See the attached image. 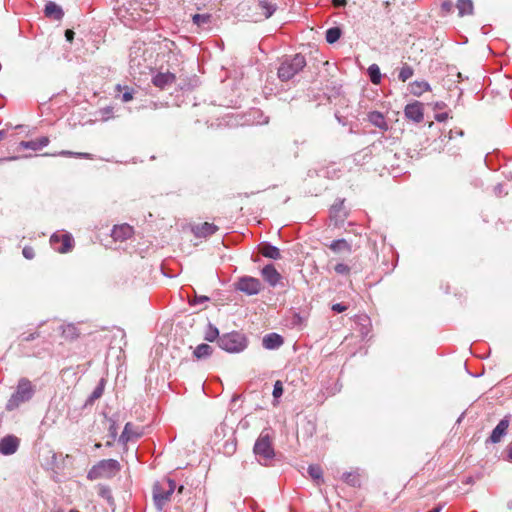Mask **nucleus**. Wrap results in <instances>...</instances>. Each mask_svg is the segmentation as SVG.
Returning a JSON list of instances; mask_svg holds the SVG:
<instances>
[{"label": "nucleus", "mask_w": 512, "mask_h": 512, "mask_svg": "<svg viewBox=\"0 0 512 512\" xmlns=\"http://www.w3.org/2000/svg\"><path fill=\"white\" fill-rule=\"evenodd\" d=\"M35 393V387L27 378H21L18 381L15 392L11 395L6 403V410L13 411L21 404L32 399Z\"/></svg>", "instance_id": "nucleus-1"}, {"label": "nucleus", "mask_w": 512, "mask_h": 512, "mask_svg": "<svg viewBox=\"0 0 512 512\" xmlns=\"http://www.w3.org/2000/svg\"><path fill=\"white\" fill-rule=\"evenodd\" d=\"M305 66V57L301 54H296L292 58L281 63L278 68V77L282 81H288L299 73Z\"/></svg>", "instance_id": "nucleus-2"}, {"label": "nucleus", "mask_w": 512, "mask_h": 512, "mask_svg": "<svg viewBox=\"0 0 512 512\" xmlns=\"http://www.w3.org/2000/svg\"><path fill=\"white\" fill-rule=\"evenodd\" d=\"M120 471V464L117 460L106 459L94 465L88 472L87 478L89 480H96L99 478H111Z\"/></svg>", "instance_id": "nucleus-3"}, {"label": "nucleus", "mask_w": 512, "mask_h": 512, "mask_svg": "<svg viewBox=\"0 0 512 512\" xmlns=\"http://www.w3.org/2000/svg\"><path fill=\"white\" fill-rule=\"evenodd\" d=\"M175 488V482L169 478H163L155 483L153 487V499L158 509L161 510L170 500Z\"/></svg>", "instance_id": "nucleus-4"}, {"label": "nucleus", "mask_w": 512, "mask_h": 512, "mask_svg": "<svg viewBox=\"0 0 512 512\" xmlns=\"http://www.w3.org/2000/svg\"><path fill=\"white\" fill-rule=\"evenodd\" d=\"M218 344L221 349L234 353L240 352L245 348L246 340L242 334L238 332H232L221 336L218 340Z\"/></svg>", "instance_id": "nucleus-5"}, {"label": "nucleus", "mask_w": 512, "mask_h": 512, "mask_svg": "<svg viewBox=\"0 0 512 512\" xmlns=\"http://www.w3.org/2000/svg\"><path fill=\"white\" fill-rule=\"evenodd\" d=\"M276 10V6L266 0H259L250 7V18L254 22L268 19Z\"/></svg>", "instance_id": "nucleus-6"}, {"label": "nucleus", "mask_w": 512, "mask_h": 512, "mask_svg": "<svg viewBox=\"0 0 512 512\" xmlns=\"http://www.w3.org/2000/svg\"><path fill=\"white\" fill-rule=\"evenodd\" d=\"M235 288L246 295H256L262 289L259 279L251 276H243L235 283Z\"/></svg>", "instance_id": "nucleus-7"}, {"label": "nucleus", "mask_w": 512, "mask_h": 512, "mask_svg": "<svg viewBox=\"0 0 512 512\" xmlns=\"http://www.w3.org/2000/svg\"><path fill=\"white\" fill-rule=\"evenodd\" d=\"M254 453L263 459H271L274 457V449L272 447V439L268 434H261L254 445Z\"/></svg>", "instance_id": "nucleus-8"}, {"label": "nucleus", "mask_w": 512, "mask_h": 512, "mask_svg": "<svg viewBox=\"0 0 512 512\" xmlns=\"http://www.w3.org/2000/svg\"><path fill=\"white\" fill-rule=\"evenodd\" d=\"M50 243L55 251L62 254L70 252L74 246L73 238L69 233L53 234Z\"/></svg>", "instance_id": "nucleus-9"}, {"label": "nucleus", "mask_w": 512, "mask_h": 512, "mask_svg": "<svg viewBox=\"0 0 512 512\" xmlns=\"http://www.w3.org/2000/svg\"><path fill=\"white\" fill-rule=\"evenodd\" d=\"M404 114L406 118L420 123L424 119V105L419 101L407 104L404 109Z\"/></svg>", "instance_id": "nucleus-10"}, {"label": "nucleus", "mask_w": 512, "mask_h": 512, "mask_svg": "<svg viewBox=\"0 0 512 512\" xmlns=\"http://www.w3.org/2000/svg\"><path fill=\"white\" fill-rule=\"evenodd\" d=\"M20 445V439L14 435H7L0 439V453L2 455L14 454Z\"/></svg>", "instance_id": "nucleus-11"}, {"label": "nucleus", "mask_w": 512, "mask_h": 512, "mask_svg": "<svg viewBox=\"0 0 512 512\" xmlns=\"http://www.w3.org/2000/svg\"><path fill=\"white\" fill-rule=\"evenodd\" d=\"M134 234V229L127 223L115 225L112 229L111 236L114 241H125L131 238Z\"/></svg>", "instance_id": "nucleus-12"}, {"label": "nucleus", "mask_w": 512, "mask_h": 512, "mask_svg": "<svg viewBox=\"0 0 512 512\" xmlns=\"http://www.w3.org/2000/svg\"><path fill=\"white\" fill-rule=\"evenodd\" d=\"M263 279L272 287L276 286L281 280V274L276 270L273 264H268L261 270Z\"/></svg>", "instance_id": "nucleus-13"}, {"label": "nucleus", "mask_w": 512, "mask_h": 512, "mask_svg": "<svg viewBox=\"0 0 512 512\" xmlns=\"http://www.w3.org/2000/svg\"><path fill=\"white\" fill-rule=\"evenodd\" d=\"M176 81V76L171 72H158L153 78L152 83L159 89H165Z\"/></svg>", "instance_id": "nucleus-14"}, {"label": "nucleus", "mask_w": 512, "mask_h": 512, "mask_svg": "<svg viewBox=\"0 0 512 512\" xmlns=\"http://www.w3.org/2000/svg\"><path fill=\"white\" fill-rule=\"evenodd\" d=\"M142 435L143 431L140 427L128 422L126 423L119 440L123 443H127L130 440L140 438Z\"/></svg>", "instance_id": "nucleus-15"}, {"label": "nucleus", "mask_w": 512, "mask_h": 512, "mask_svg": "<svg viewBox=\"0 0 512 512\" xmlns=\"http://www.w3.org/2000/svg\"><path fill=\"white\" fill-rule=\"evenodd\" d=\"M510 424L509 417H504L497 426L493 429L490 435V441L492 443H499L504 435H506L508 427Z\"/></svg>", "instance_id": "nucleus-16"}, {"label": "nucleus", "mask_w": 512, "mask_h": 512, "mask_svg": "<svg viewBox=\"0 0 512 512\" xmlns=\"http://www.w3.org/2000/svg\"><path fill=\"white\" fill-rule=\"evenodd\" d=\"M368 121L379 128L381 131L385 132L389 129L388 123L384 117V115L379 111H371L367 114Z\"/></svg>", "instance_id": "nucleus-17"}, {"label": "nucleus", "mask_w": 512, "mask_h": 512, "mask_svg": "<svg viewBox=\"0 0 512 512\" xmlns=\"http://www.w3.org/2000/svg\"><path fill=\"white\" fill-rule=\"evenodd\" d=\"M218 230V227L213 223L204 222L196 225L192 228V231L196 237H208L213 235Z\"/></svg>", "instance_id": "nucleus-18"}, {"label": "nucleus", "mask_w": 512, "mask_h": 512, "mask_svg": "<svg viewBox=\"0 0 512 512\" xmlns=\"http://www.w3.org/2000/svg\"><path fill=\"white\" fill-rule=\"evenodd\" d=\"M50 143V139L47 136H42L35 140L31 141H21L19 143V147L23 149H31L34 151L40 150L43 147H46Z\"/></svg>", "instance_id": "nucleus-19"}, {"label": "nucleus", "mask_w": 512, "mask_h": 512, "mask_svg": "<svg viewBox=\"0 0 512 512\" xmlns=\"http://www.w3.org/2000/svg\"><path fill=\"white\" fill-rule=\"evenodd\" d=\"M58 331L60 332L61 337L65 341H73L77 339L80 335V332L78 331L77 327L73 324L60 325L58 327Z\"/></svg>", "instance_id": "nucleus-20"}, {"label": "nucleus", "mask_w": 512, "mask_h": 512, "mask_svg": "<svg viewBox=\"0 0 512 512\" xmlns=\"http://www.w3.org/2000/svg\"><path fill=\"white\" fill-rule=\"evenodd\" d=\"M44 13L46 17L52 18L54 20H61L64 16L62 8L52 1H49L45 5Z\"/></svg>", "instance_id": "nucleus-21"}, {"label": "nucleus", "mask_w": 512, "mask_h": 512, "mask_svg": "<svg viewBox=\"0 0 512 512\" xmlns=\"http://www.w3.org/2000/svg\"><path fill=\"white\" fill-rule=\"evenodd\" d=\"M342 481L352 487H360L361 486V476L357 470H352L343 473Z\"/></svg>", "instance_id": "nucleus-22"}, {"label": "nucleus", "mask_w": 512, "mask_h": 512, "mask_svg": "<svg viewBox=\"0 0 512 512\" xmlns=\"http://www.w3.org/2000/svg\"><path fill=\"white\" fill-rule=\"evenodd\" d=\"M283 344V339L276 333H271L263 338V345L267 349H275Z\"/></svg>", "instance_id": "nucleus-23"}, {"label": "nucleus", "mask_w": 512, "mask_h": 512, "mask_svg": "<svg viewBox=\"0 0 512 512\" xmlns=\"http://www.w3.org/2000/svg\"><path fill=\"white\" fill-rule=\"evenodd\" d=\"M410 92L414 96H421L423 93L431 90V87L426 81H414L409 85Z\"/></svg>", "instance_id": "nucleus-24"}, {"label": "nucleus", "mask_w": 512, "mask_h": 512, "mask_svg": "<svg viewBox=\"0 0 512 512\" xmlns=\"http://www.w3.org/2000/svg\"><path fill=\"white\" fill-rule=\"evenodd\" d=\"M260 253L266 258H270V259H274V260L281 258L280 250L277 247L272 246L270 244L263 245L260 248Z\"/></svg>", "instance_id": "nucleus-25"}, {"label": "nucleus", "mask_w": 512, "mask_h": 512, "mask_svg": "<svg viewBox=\"0 0 512 512\" xmlns=\"http://www.w3.org/2000/svg\"><path fill=\"white\" fill-rule=\"evenodd\" d=\"M456 7L460 17L471 15L473 12V4L471 0H458Z\"/></svg>", "instance_id": "nucleus-26"}, {"label": "nucleus", "mask_w": 512, "mask_h": 512, "mask_svg": "<svg viewBox=\"0 0 512 512\" xmlns=\"http://www.w3.org/2000/svg\"><path fill=\"white\" fill-rule=\"evenodd\" d=\"M115 90L117 92H123L121 96V101L127 103L132 101L134 98V89L128 86H122L120 84L116 85Z\"/></svg>", "instance_id": "nucleus-27"}, {"label": "nucleus", "mask_w": 512, "mask_h": 512, "mask_svg": "<svg viewBox=\"0 0 512 512\" xmlns=\"http://www.w3.org/2000/svg\"><path fill=\"white\" fill-rule=\"evenodd\" d=\"M330 249L336 253L345 251L351 252V245L345 239H338L330 244Z\"/></svg>", "instance_id": "nucleus-28"}, {"label": "nucleus", "mask_w": 512, "mask_h": 512, "mask_svg": "<svg viewBox=\"0 0 512 512\" xmlns=\"http://www.w3.org/2000/svg\"><path fill=\"white\" fill-rule=\"evenodd\" d=\"M193 354L197 359H202L212 354V348L208 344H200L195 348Z\"/></svg>", "instance_id": "nucleus-29"}, {"label": "nucleus", "mask_w": 512, "mask_h": 512, "mask_svg": "<svg viewBox=\"0 0 512 512\" xmlns=\"http://www.w3.org/2000/svg\"><path fill=\"white\" fill-rule=\"evenodd\" d=\"M368 74L373 84H379L381 81V72L377 64H372L368 68Z\"/></svg>", "instance_id": "nucleus-30"}, {"label": "nucleus", "mask_w": 512, "mask_h": 512, "mask_svg": "<svg viewBox=\"0 0 512 512\" xmlns=\"http://www.w3.org/2000/svg\"><path fill=\"white\" fill-rule=\"evenodd\" d=\"M308 473L310 477L315 480L318 484L323 481L322 475L323 471L318 465H310L308 468Z\"/></svg>", "instance_id": "nucleus-31"}, {"label": "nucleus", "mask_w": 512, "mask_h": 512, "mask_svg": "<svg viewBox=\"0 0 512 512\" xmlns=\"http://www.w3.org/2000/svg\"><path fill=\"white\" fill-rule=\"evenodd\" d=\"M341 36V29L332 27L326 31V41L330 44L335 43Z\"/></svg>", "instance_id": "nucleus-32"}, {"label": "nucleus", "mask_w": 512, "mask_h": 512, "mask_svg": "<svg viewBox=\"0 0 512 512\" xmlns=\"http://www.w3.org/2000/svg\"><path fill=\"white\" fill-rule=\"evenodd\" d=\"M413 69L408 66V65H404L400 72H399V75H398V78L402 81V82H406L409 78H411L413 76Z\"/></svg>", "instance_id": "nucleus-33"}, {"label": "nucleus", "mask_w": 512, "mask_h": 512, "mask_svg": "<svg viewBox=\"0 0 512 512\" xmlns=\"http://www.w3.org/2000/svg\"><path fill=\"white\" fill-rule=\"evenodd\" d=\"M224 453L228 456L233 455L236 452L237 443L236 440L233 439L231 441H226L223 445Z\"/></svg>", "instance_id": "nucleus-34"}, {"label": "nucleus", "mask_w": 512, "mask_h": 512, "mask_svg": "<svg viewBox=\"0 0 512 512\" xmlns=\"http://www.w3.org/2000/svg\"><path fill=\"white\" fill-rule=\"evenodd\" d=\"M194 24L200 26L210 21V15L208 14H195L192 17Z\"/></svg>", "instance_id": "nucleus-35"}, {"label": "nucleus", "mask_w": 512, "mask_h": 512, "mask_svg": "<svg viewBox=\"0 0 512 512\" xmlns=\"http://www.w3.org/2000/svg\"><path fill=\"white\" fill-rule=\"evenodd\" d=\"M219 336V331L213 326H209L208 331L205 333V340L213 342Z\"/></svg>", "instance_id": "nucleus-36"}, {"label": "nucleus", "mask_w": 512, "mask_h": 512, "mask_svg": "<svg viewBox=\"0 0 512 512\" xmlns=\"http://www.w3.org/2000/svg\"><path fill=\"white\" fill-rule=\"evenodd\" d=\"M334 270L340 275H349L351 271L350 267L344 263H338L335 265Z\"/></svg>", "instance_id": "nucleus-37"}, {"label": "nucleus", "mask_w": 512, "mask_h": 512, "mask_svg": "<svg viewBox=\"0 0 512 512\" xmlns=\"http://www.w3.org/2000/svg\"><path fill=\"white\" fill-rule=\"evenodd\" d=\"M283 394V385L280 380H277L274 384L273 396L279 398Z\"/></svg>", "instance_id": "nucleus-38"}, {"label": "nucleus", "mask_w": 512, "mask_h": 512, "mask_svg": "<svg viewBox=\"0 0 512 512\" xmlns=\"http://www.w3.org/2000/svg\"><path fill=\"white\" fill-rule=\"evenodd\" d=\"M22 254L26 259L31 260L35 257V250L33 247L26 246L23 248Z\"/></svg>", "instance_id": "nucleus-39"}, {"label": "nucleus", "mask_w": 512, "mask_h": 512, "mask_svg": "<svg viewBox=\"0 0 512 512\" xmlns=\"http://www.w3.org/2000/svg\"><path fill=\"white\" fill-rule=\"evenodd\" d=\"M60 155H63V156H79V157L90 158V155L87 154V153H73L71 151H62V152H60Z\"/></svg>", "instance_id": "nucleus-40"}, {"label": "nucleus", "mask_w": 512, "mask_h": 512, "mask_svg": "<svg viewBox=\"0 0 512 512\" xmlns=\"http://www.w3.org/2000/svg\"><path fill=\"white\" fill-rule=\"evenodd\" d=\"M99 495L101 497L110 499L111 498L110 489L108 487H106V486H100V488H99Z\"/></svg>", "instance_id": "nucleus-41"}, {"label": "nucleus", "mask_w": 512, "mask_h": 512, "mask_svg": "<svg viewBox=\"0 0 512 512\" xmlns=\"http://www.w3.org/2000/svg\"><path fill=\"white\" fill-rule=\"evenodd\" d=\"M332 310L337 313H342L347 310V306L341 303H336L332 305Z\"/></svg>", "instance_id": "nucleus-42"}, {"label": "nucleus", "mask_w": 512, "mask_h": 512, "mask_svg": "<svg viewBox=\"0 0 512 512\" xmlns=\"http://www.w3.org/2000/svg\"><path fill=\"white\" fill-rule=\"evenodd\" d=\"M40 336V333L39 332H35V333H30L28 335H23L22 337V341L23 342H29V341H32L34 340L35 338L39 337Z\"/></svg>", "instance_id": "nucleus-43"}, {"label": "nucleus", "mask_w": 512, "mask_h": 512, "mask_svg": "<svg viewBox=\"0 0 512 512\" xmlns=\"http://www.w3.org/2000/svg\"><path fill=\"white\" fill-rule=\"evenodd\" d=\"M452 7H453V4L450 1L443 2L441 5L442 10L446 13L451 12Z\"/></svg>", "instance_id": "nucleus-44"}, {"label": "nucleus", "mask_w": 512, "mask_h": 512, "mask_svg": "<svg viewBox=\"0 0 512 512\" xmlns=\"http://www.w3.org/2000/svg\"><path fill=\"white\" fill-rule=\"evenodd\" d=\"M74 35H75L74 31H73V30H71V29H67V30L65 31V37H66V40H67L68 42H70V43L73 41V39H74Z\"/></svg>", "instance_id": "nucleus-45"}, {"label": "nucleus", "mask_w": 512, "mask_h": 512, "mask_svg": "<svg viewBox=\"0 0 512 512\" xmlns=\"http://www.w3.org/2000/svg\"><path fill=\"white\" fill-rule=\"evenodd\" d=\"M109 430H110V434H111V436H112L113 438H115V437H116V435H117V428H116L115 422H113V421L111 422V425H110Z\"/></svg>", "instance_id": "nucleus-46"}, {"label": "nucleus", "mask_w": 512, "mask_h": 512, "mask_svg": "<svg viewBox=\"0 0 512 512\" xmlns=\"http://www.w3.org/2000/svg\"><path fill=\"white\" fill-rule=\"evenodd\" d=\"M332 3L334 6H344L347 4V0H333Z\"/></svg>", "instance_id": "nucleus-47"}, {"label": "nucleus", "mask_w": 512, "mask_h": 512, "mask_svg": "<svg viewBox=\"0 0 512 512\" xmlns=\"http://www.w3.org/2000/svg\"><path fill=\"white\" fill-rule=\"evenodd\" d=\"M508 460L512 462V443L507 447Z\"/></svg>", "instance_id": "nucleus-48"}, {"label": "nucleus", "mask_w": 512, "mask_h": 512, "mask_svg": "<svg viewBox=\"0 0 512 512\" xmlns=\"http://www.w3.org/2000/svg\"><path fill=\"white\" fill-rule=\"evenodd\" d=\"M199 299H200L201 301H207V300H208V297L203 296V297H200Z\"/></svg>", "instance_id": "nucleus-49"}, {"label": "nucleus", "mask_w": 512, "mask_h": 512, "mask_svg": "<svg viewBox=\"0 0 512 512\" xmlns=\"http://www.w3.org/2000/svg\"><path fill=\"white\" fill-rule=\"evenodd\" d=\"M183 490H184V486H180V487L178 488V493H182V491H183Z\"/></svg>", "instance_id": "nucleus-50"}, {"label": "nucleus", "mask_w": 512, "mask_h": 512, "mask_svg": "<svg viewBox=\"0 0 512 512\" xmlns=\"http://www.w3.org/2000/svg\"><path fill=\"white\" fill-rule=\"evenodd\" d=\"M94 395H95V397H99L100 396V392L95 391Z\"/></svg>", "instance_id": "nucleus-51"}, {"label": "nucleus", "mask_w": 512, "mask_h": 512, "mask_svg": "<svg viewBox=\"0 0 512 512\" xmlns=\"http://www.w3.org/2000/svg\"><path fill=\"white\" fill-rule=\"evenodd\" d=\"M16 157H10V158H7L6 160H15Z\"/></svg>", "instance_id": "nucleus-52"}, {"label": "nucleus", "mask_w": 512, "mask_h": 512, "mask_svg": "<svg viewBox=\"0 0 512 512\" xmlns=\"http://www.w3.org/2000/svg\"><path fill=\"white\" fill-rule=\"evenodd\" d=\"M70 512H79V511H77V510H70Z\"/></svg>", "instance_id": "nucleus-53"}]
</instances>
